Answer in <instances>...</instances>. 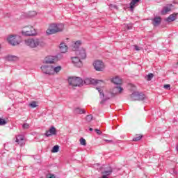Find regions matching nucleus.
I'll return each instance as SVG.
<instances>
[{
    "mask_svg": "<svg viewBox=\"0 0 178 178\" xmlns=\"http://www.w3.org/2000/svg\"><path fill=\"white\" fill-rule=\"evenodd\" d=\"M97 90L99 92V97L102 99L100 104H104L106 101H108V99H110V98H113V97L118 95V94H122V92H123V88L120 86L113 88L111 92L106 96L104 92H102L104 91L102 88H97Z\"/></svg>",
    "mask_w": 178,
    "mask_h": 178,
    "instance_id": "f257e3e1",
    "label": "nucleus"
},
{
    "mask_svg": "<svg viewBox=\"0 0 178 178\" xmlns=\"http://www.w3.org/2000/svg\"><path fill=\"white\" fill-rule=\"evenodd\" d=\"M76 56L71 57L72 63L76 66V67H81L83 66V63L81 59H86L87 57V54L86 53V49H80V51H76L75 52Z\"/></svg>",
    "mask_w": 178,
    "mask_h": 178,
    "instance_id": "f03ea898",
    "label": "nucleus"
},
{
    "mask_svg": "<svg viewBox=\"0 0 178 178\" xmlns=\"http://www.w3.org/2000/svg\"><path fill=\"white\" fill-rule=\"evenodd\" d=\"M24 44L29 48H38V47H44L45 42L40 38H30L24 40Z\"/></svg>",
    "mask_w": 178,
    "mask_h": 178,
    "instance_id": "7ed1b4c3",
    "label": "nucleus"
},
{
    "mask_svg": "<svg viewBox=\"0 0 178 178\" xmlns=\"http://www.w3.org/2000/svg\"><path fill=\"white\" fill-rule=\"evenodd\" d=\"M63 29H65V25H63V24H51L49 29L46 31V33L49 35L51 34H56V33L63 31Z\"/></svg>",
    "mask_w": 178,
    "mask_h": 178,
    "instance_id": "20e7f679",
    "label": "nucleus"
},
{
    "mask_svg": "<svg viewBox=\"0 0 178 178\" xmlns=\"http://www.w3.org/2000/svg\"><path fill=\"white\" fill-rule=\"evenodd\" d=\"M7 41L10 45L16 47L22 42V37L18 35H10L8 36Z\"/></svg>",
    "mask_w": 178,
    "mask_h": 178,
    "instance_id": "39448f33",
    "label": "nucleus"
},
{
    "mask_svg": "<svg viewBox=\"0 0 178 178\" xmlns=\"http://www.w3.org/2000/svg\"><path fill=\"white\" fill-rule=\"evenodd\" d=\"M68 83L72 87H80L83 86V79L80 77L71 76L68 79Z\"/></svg>",
    "mask_w": 178,
    "mask_h": 178,
    "instance_id": "423d86ee",
    "label": "nucleus"
},
{
    "mask_svg": "<svg viewBox=\"0 0 178 178\" xmlns=\"http://www.w3.org/2000/svg\"><path fill=\"white\" fill-rule=\"evenodd\" d=\"M22 34L26 37H34V35H37V30L33 26L25 27L22 31Z\"/></svg>",
    "mask_w": 178,
    "mask_h": 178,
    "instance_id": "0eeeda50",
    "label": "nucleus"
},
{
    "mask_svg": "<svg viewBox=\"0 0 178 178\" xmlns=\"http://www.w3.org/2000/svg\"><path fill=\"white\" fill-rule=\"evenodd\" d=\"M40 69L44 74H48L49 76L54 75V68L51 65H42Z\"/></svg>",
    "mask_w": 178,
    "mask_h": 178,
    "instance_id": "6e6552de",
    "label": "nucleus"
},
{
    "mask_svg": "<svg viewBox=\"0 0 178 178\" xmlns=\"http://www.w3.org/2000/svg\"><path fill=\"white\" fill-rule=\"evenodd\" d=\"M145 99V95L134 92L131 95V101H143Z\"/></svg>",
    "mask_w": 178,
    "mask_h": 178,
    "instance_id": "1a4fd4ad",
    "label": "nucleus"
},
{
    "mask_svg": "<svg viewBox=\"0 0 178 178\" xmlns=\"http://www.w3.org/2000/svg\"><path fill=\"white\" fill-rule=\"evenodd\" d=\"M93 66L97 72H102L105 67L104 63L99 60H95L93 63Z\"/></svg>",
    "mask_w": 178,
    "mask_h": 178,
    "instance_id": "9d476101",
    "label": "nucleus"
},
{
    "mask_svg": "<svg viewBox=\"0 0 178 178\" xmlns=\"http://www.w3.org/2000/svg\"><path fill=\"white\" fill-rule=\"evenodd\" d=\"M84 83L85 84H96L98 85L99 84V83H102V85H104V81H101V80H95V79H92L91 78H86L84 80Z\"/></svg>",
    "mask_w": 178,
    "mask_h": 178,
    "instance_id": "9b49d317",
    "label": "nucleus"
},
{
    "mask_svg": "<svg viewBox=\"0 0 178 178\" xmlns=\"http://www.w3.org/2000/svg\"><path fill=\"white\" fill-rule=\"evenodd\" d=\"M56 58L54 56H49L44 58L43 63H45L46 65H51V63H55V60Z\"/></svg>",
    "mask_w": 178,
    "mask_h": 178,
    "instance_id": "f8f14e48",
    "label": "nucleus"
},
{
    "mask_svg": "<svg viewBox=\"0 0 178 178\" xmlns=\"http://www.w3.org/2000/svg\"><path fill=\"white\" fill-rule=\"evenodd\" d=\"M46 137H50V136H55L56 135V129L55 127H51L49 131H47L44 134Z\"/></svg>",
    "mask_w": 178,
    "mask_h": 178,
    "instance_id": "ddd939ff",
    "label": "nucleus"
},
{
    "mask_svg": "<svg viewBox=\"0 0 178 178\" xmlns=\"http://www.w3.org/2000/svg\"><path fill=\"white\" fill-rule=\"evenodd\" d=\"M15 141H16V143H17L19 144V145L22 147V145H24V144H25L24 136L22 135H19V136H17Z\"/></svg>",
    "mask_w": 178,
    "mask_h": 178,
    "instance_id": "4468645a",
    "label": "nucleus"
},
{
    "mask_svg": "<svg viewBox=\"0 0 178 178\" xmlns=\"http://www.w3.org/2000/svg\"><path fill=\"white\" fill-rule=\"evenodd\" d=\"M80 45H81V41L80 40H77L76 42H74V43H72V50L75 51V52H77V51H80V49L79 50V48H80Z\"/></svg>",
    "mask_w": 178,
    "mask_h": 178,
    "instance_id": "2eb2a0df",
    "label": "nucleus"
},
{
    "mask_svg": "<svg viewBox=\"0 0 178 178\" xmlns=\"http://www.w3.org/2000/svg\"><path fill=\"white\" fill-rule=\"evenodd\" d=\"M162 22V19L161 17H156L152 19V24L154 26V27H158L161 24V22Z\"/></svg>",
    "mask_w": 178,
    "mask_h": 178,
    "instance_id": "dca6fc26",
    "label": "nucleus"
},
{
    "mask_svg": "<svg viewBox=\"0 0 178 178\" xmlns=\"http://www.w3.org/2000/svg\"><path fill=\"white\" fill-rule=\"evenodd\" d=\"M140 0H131V3H130V9L131 10V12H133V10H134V8H136V6H137L138 5V2H140Z\"/></svg>",
    "mask_w": 178,
    "mask_h": 178,
    "instance_id": "f3484780",
    "label": "nucleus"
},
{
    "mask_svg": "<svg viewBox=\"0 0 178 178\" xmlns=\"http://www.w3.org/2000/svg\"><path fill=\"white\" fill-rule=\"evenodd\" d=\"M60 51L62 54H66L67 52V46L65 43H61L59 46Z\"/></svg>",
    "mask_w": 178,
    "mask_h": 178,
    "instance_id": "a211bd4d",
    "label": "nucleus"
},
{
    "mask_svg": "<svg viewBox=\"0 0 178 178\" xmlns=\"http://www.w3.org/2000/svg\"><path fill=\"white\" fill-rule=\"evenodd\" d=\"M111 81L115 86H120V84H122V79H120V78H119V76H116L115 78H113Z\"/></svg>",
    "mask_w": 178,
    "mask_h": 178,
    "instance_id": "6ab92c4d",
    "label": "nucleus"
},
{
    "mask_svg": "<svg viewBox=\"0 0 178 178\" xmlns=\"http://www.w3.org/2000/svg\"><path fill=\"white\" fill-rule=\"evenodd\" d=\"M177 16V15L176 14H172L168 17H167L165 20L168 23H172V22H175V20H176Z\"/></svg>",
    "mask_w": 178,
    "mask_h": 178,
    "instance_id": "aec40b11",
    "label": "nucleus"
},
{
    "mask_svg": "<svg viewBox=\"0 0 178 178\" xmlns=\"http://www.w3.org/2000/svg\"><path fill=\"white\" fill-rule=\"evenodd\" d=\"M6 60L10 62H14L15 60H17V56L13 55H8L6 56Z\"/></svg>",
    "mask_w": 178,
    "mask_h": 178,
    "instance_id": "412c9836",
    "label": "nucleus"
},
{
    "mask_svg": "<svg viewBox=\"0 0 178 178\" xmlns=\"http://www.w3.org/2000/svg\"><path fill=\"white\" fill-rule=\"evenodd\" d=\"M74 112L77 115H83V113H86V110H84V108H76Z\"/></svg>",
    "mask_w": 178,
    "mask_h": 178,
    "instance_id": "4be33fe9",
    "label": "nucleus"
},
{
    "mask_svg": "<svg viewBox=\"0 0 178 178\" xmlns=\"http://www.w3.org/2000/svg\"><path fill=\"white\" fill-rule=\"evenodd\" d=\"M52 69H53V74L55 73H59L60 70H62V67L61 66H57V67H54L52 65Z\"/></svg>",
    "mask_w": 178,
    "mask_h": 178,
    "instance_id": "5701e85b",
    "label": "nucleus"
},
{
    "mask_svg": "<svg viewBox=\"0 0 178 178\" xmlns=\"http://www.w3.org/2000/svg\"><path fill=\"white\" fill-rule=\"evenodd\" d=\"M103 176H111V175H112V168H109L108 170H104L102 172Z\"/></svg>",
    "mask_w": 178,
    "mask_h": 178,
    "instance_id": "b1692460",
    "label": "nucleus"
},
{
    "mask_svg": "<svg viewBox=\"0 0 178 178\" xmlns=\"http://www.w3.org/2000/svg\"><path fill=\"white\" fill-rule=\"evenodd\" d=\"M170 10H172V8H170V7H165L161 11V13L162 15H166L168 12H170Z\"/></svg>",
    "mask_w": 178,
    "mask_h": 178,
    "instance_id": "393cba45",
    "label": "nucleus"
},
{
    "mask_svg": "<svg viewBox=\"0 0 178 178\" xmlns=\"http://www.w3.org/2000/svg\"><path fill=\"white\" fill-rule=\"evenodd\" d=\"M79 143H80L81 145H83L84 147H86L87 145V143L86 141V139H84V138H81L79 139Z\"/></svg>",
    "mask_w": 178,
    "mask_h": 178,
    "instance_id": "a878e982",
    "label": "nucleus"
},
{
    "mask_svg": "<svg viewBox=\"0 0 178 178\" xmlns=\"http://www.w3.org/2000/svg\"><path fill=\"white\" fill-rule=\"evenodd\" d=\"M143 138V136L141 135H136L135 138H133V141H140Z\"/></svg>",
    "mask_w": 178,
    "mask_h": 178,
    "instance_id": "bb28decb",
    "label": "nucleus"
},
{
    "mask_svg": "<svg viewBox=\"0 0 178 178\" xmlns=\"http://www.w3.org/2000/svg\"><path fill=\"white\" fill-rule=\"evenodd\" d=\"M59 151V146L58 145H55L52 149H51V152L53 153H56V152H58Z\"/></svg>",
    "mask_w": 178,
    "mask_h": 178,
    "instance_id": "cd10ccee",
    "label": "nucleus"
},
{
    "mask_svg": "<svg viewBox=\"0 0 178 178\" xmlns=\"http://www.w3.org/2000/svg\"><path fill=\"white\" fill-rule=\"evenodd\" d=\"M37 15V12L35 11H31L29 13V17H34V16Z\"/></svg>",
    "mask_w": 178,
    "mask_h": 178,
    "instance_id": "c85d7f7f",
    "label": "nucleus"
},
{
    "mask_svg": "<svg viewBox=\"0 0 178 178\" xmlns=\"http://www.w3.org/2000/svg\"><path fill=\"white\" fill-rule=\"evenodd\" d=\"M6 123H8V122H6V120H5V119L0 118V126H5V124H6Z\"/></svg>",
    "mask_w": 178,
    "mask_h": 178,
    "instance_id": "c756f323",
    "label": "nucleus"
},
{
    "mask_svg": "<svg viewBox=\"0 0 178 178\" xmlns=\"http://www.w3.org/2000/svg\"><path fill=\"white\" fill-rule=\"evenodd\" d=\"M154 78V74L150 73L147 75V81H151V80H152V79Z\"/></svg>",
    "mask_w": 178,
    "mask_h": 178,
    "instance_id": "7c9ffc66",
    "label": "nucleus"
},
{
    "mask_svg": "<svg viewBox=\"0 0 178 178\" xmlns=\"http://www.w3.org/2000/svg\"><path fill=\"white\" fill-rule=\"evenodd\" d=\"M86 122H91V120H92V115H87L86 118Z\"/></svg>",
    "mask_w": 178,
    "mask_h": 178,
    "instance_id": "2f4dec72",
    "label": "nucleus"
},
{
    "mask_svg": "<svg viewBox=\"0 0 178 178\" xmlns=\"http://www.w3.org/2000/svg\"><path fill=\"white\" fill-rule=\"evenodd\" d=\"M30 127V124H29L28 123H24L22 125V129H24V130H27V129H29Z\"/></svg>",
    "mask_w": 178,
    "mask_h": 178,
    "instance_id": "473e14b6",
    "label": "nucleus"
},
{
    "mask_svg": "<svg viewBox=\"0 0 178 178\" xmlns=\"http://www.w3.org/2000/svg\"><path fill=\"white\" fill-rule=\"evenodd\" d=\"M29 106L31 108H37V103L35 102H32L31 104H29Z\"/></svg>",
    "mask_w": 178,
    "mask_h": 178,
    "instance_id": "72a5a7b5",
    "label": "nucleus"
},
{
    "mask_svg": "<svg viewBox=\"0 0 178 178\" xmlns=\"http://www.w3.org/2000/svg\"><path fill=\"white\" fill-rule=\"evenodd\" d=\"M125 27H126L127 30H131V29H133V25L127 24V25H125Z\"/></svg>",
    "mask_w": 178,
    "mask_h": 178,
    "instance_id": "f704fd0d",
    "label": "nucleus"
},
{
    "mask_svg": "<svg viewBox=\"0 0 178 178\" xmlns=\"http://www.w3.org/2000/svg\"><path fill=\"white\" fill-rule=\"evenodd\" d=\"M95 131L97 133V134H98L99 136H101V134H102V132L101 131V130L98 129H95Z\"/></svg>",
    "mask_w": 178,
    "mask_h": 178,
    "instance_id": "c9c22d12",
    "label": "nucleus"
},
{
    "mask_svg": "<svg viewBox=\"0 0 178 178\" xmlns=\"http://www.w3.org/2000/svg\"><path fill=\"white\" fill-rule=\"evenodd\" d=\"M134 48H135L136 51H141V49H143L142 47H138L137 45H134Z\"/></svg>",
    "mask_w": 178,
    "mask_h": 178,
    "instance_id": "e433bc0d",
    "label": "nucleus"
},
{
    "mask_svg": "<svg viewBox=\"0 0 178 178\" xmlns=\"http://www.w3.org/2000/svg\"><path fill=\"white\" fill-rule=\"evenodd\" d=\"M163 87L165 88V90H170V85L169 84L164 85Z\"/></svg>",
    "mask_w": 178,
    "mask_h": 178,
    "instance_id": "4c0bfd02",
    "label": "nucleus"
},
{
    "mask_svg": "<svg viewBox=\"0 0 178 178\" xmlns=\"http://www.w3.org/2000/svg\"><path fill=\"white\" fill-rule=\"evenodd\" d=\"M46 178H55V175H54L53 174H49L48 175H47Z\"/></svg>",
    "mask_w": 178,
    "mask_h": 178,
    "instance_id": "58836bf2",
    "label": "nucleus"
},
{
    "mask_svg": "<svg viewBox=\"0 0 178 178\" xmlns=\"http://www.w3.org/2000/svg\"><path fill=\"white\" fill-rule=\"evenodd\" d=\"M90 131H92V130H94L92 128H90L89 129Z\"/></svg>",
    "mask_w": 178,
    "mask_h": 178,
    "instance_id": "ea45409f",
    "label": "nucleus"
},
{
    "mask_svg": "<svg viewBox=\"0 0 178 178\" xmlns=\"http://www.w3.org/2000/svg\"><path fill=\"white\" fill-rule=\"evenodd\" d=\"M102 178H108L107 177H106V175H103Z\"/></svg>",
    "mask_w": 178,
    "mask_h": 178,
    "instance_id": "a19ab883",
    "label": "nucleus"
},
{
    "mask_svg": "<svg viewBox=\"0 0 178 178\" xmlns=\"http://www.w3.org/2000/svg\"><path fill=\"white\" fill-rule=\"evenodd\" d=\"M114 7L116 8V9H118V7L116 6H115Z\"/></svg>",
    "mask_w": 178,
    "mask_h": 178,
    "instance_id": "79ce46f5",
    "label": "nucleus"
},
{
    "mask_svg": "<svg viewBox=\"0 0 178 178\" xmlns=\"http://www.w3.org/2000/svg\"><path fill=\"white\" fill-rule=\"evenodd\" d=\"M1 44H0V51H1Z\"/></svg>",
    "mask_w": 178,
    "mask_h": 178,
    "instance_id": "37998d69",
    "label": "nucleus"
}]
</instances>
